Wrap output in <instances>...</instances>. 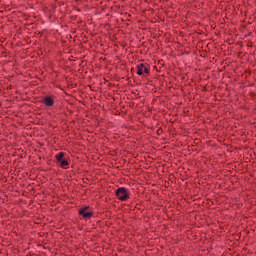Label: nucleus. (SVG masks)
Segmentation results:
<instances>
[{
    "label": "nucleus",
    "instance_id": "f03ea898",
    "mask_svg": "<svg viewBox=\"0 0 256 256\" xmlns=\"http://www.w3.org/2000/svg\"><path fill=\"white\" fill-rule=\"evenodd\" d=\"M91 207L85 206L84 208L79 209V215L83 217V219H91L93 217V211H89Z\"/></svg>",
    "mask_w": 256,
    "mask_h": 256
},
{
    "label": "nucleus",
    "instance_id": "20e7f679",
    "mask_svg": "<svg viewBox=\"0 0 256 256\" xmlns=\"http://www.w3.org/2000/svg\"><path fill=\"white\" fill-rule=\"evenodd\" d=\"M41 103L46 105V107H53L55 105V100L53 99V96H45Z\"/></svg>",
    "mask_w": 256,
    "mask_h": 256
},
{
    "label": "nucleus",
    "instance_id": "f257e3e1",
    "mask_svg": "<svg viewBox=\"0 0 256 256\" xmlns=\"http://www.w3.org/2000/svg\"><path fill=\"white\" fill-rule=\"evenodd\" d=\"M116 197L119 199V201H127L130 197L129 190L125 187H120L115 191Z\"/></svg>",
    "mask_w": 256,
    "mask_h": 256
},
{
    "label": "nucleus",
    "instance_id": "7ed1b4c3",
    "mask_svg": "<svg viewBox=\"0 0 256 256\" xmlns=\"http://www.w3.org/2000/svg\"><path fill=\"white\" fill-rule=\"evenodd\" d=\"M143 73L149 75V64L141 63L137 66V75H143Z\"/></svg>",
    "mask_w": 256,
    "mask_h": 256
},
{
    "label": "nucleus",
    "instance_id": "423d86ee",
    "mask_svg": "<svg viewBox=\"0 0 256 256\" xmlns=\"http://www.w3.org/2000/svg\"><path fill=\"white\" fill-rule=\"evenodd\" d=\"M65 158V153L64 152H60L55 156L56 161L59 163L60 161H63V159Z\"/></svg>",
    "mask_w": 256,
    "mask_h": 256
},
{
    "label": "nucleus",
    "instance_id": "39448f33",
    "mask_svg": "<svg viewBox=\"0 0 256 256\" xmlns=\"http://www.w3.org/2000/svg\"><path fill=\"white\" fill-rule=\"evenodd\" d=\"M58 163H60V167L62 169H66L67 167H69V161L67 159H63Z\"/></svg>",
    "mask_w": 256,
    "mask_h": 256
},
{
    "label": "nucleus",
    "instance_id": "0eeeda50",
    "mask_svg": "<svg viewBox=\"0 0 256 256\" xmlns=\"http://www.w3.org/2000/svg\"><path fill=\"white\" fill-rule=\"evenodd\" d=\"M163 133V128H159L158 130H157V135H161Z\"/></svg>",
    "mask_w": 256,
    "mask_h": 256
}]
</instances>
